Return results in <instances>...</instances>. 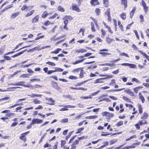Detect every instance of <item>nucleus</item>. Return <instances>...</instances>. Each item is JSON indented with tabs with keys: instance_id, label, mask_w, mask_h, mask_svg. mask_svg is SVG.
Segmentation results:
<instances>
[{
	"instance_id": "obj_4",
	"label": "nucleus",
	"mask_w": 149,
	"mask_h": 149,
	"mask_svg": "<svg viewBox=\"0 0 149 149\" xmlns=\"http://www.w3.org/2000/svg\"><path fill=\"white\" fill-rule=\"evenodd\" d=\"M124 92H126L130 95L132 96H134V93L130 89H127L124 91Z\"/></svg>"
},
{
	"instance_id": "obj_37",
	"label": "nucleus",
	"mask_w": 149,
	"mask_h": 149,
	"mask_svg": "<svg viewBox=\"0 0 149 149\" xmlns=\"http://www.w3.org/2000/svg\"><path fill=\"white\" fill-rule=\"evenodd\" d=\"M15 114L14 113H8L6 114L7 116L10 117H13L14 115Z\"/></svg>"
},
{
	"instance_id": "obj_5",
	"label": "nucleus",
	"mask_w": 149,
	"mask_h": 149,
	"mask_svg": "<svg viewBox=\"0 0 149 149\" xmlns=\"http://www.w3.org/2000/svg\"><path fill=\"white\" fill-rule=\"evenodd\" d=\"M45 99L46 100H47L49 102H52V103H49L48 104L50 105H54V103H53L55 102V101L52 98H48V97H46L45 98Z\"/></svg>"
},
{
	"instance_id": "obj_3",
	"label": "nucleus",
	"mask_w": 149,
	"mask_h": 149,
	"mask_svg": "<svg viewBox=\"0 0 149 149\" xmlns=\"http://www.w3.org/2000/svg\"><path fill=\"white\" fill-rule=\"evenodd\" d=\"M32 123L38 124L42 123V120L38 118L34 119L32 120Z\"/></svg>"
},
{
	"instance_id": "obj_13",
	"label": "nucleus",
	"mask_w": 149,
	"mask_h": 149,
	"mask_svg": "<svg viewBox=\"0 0 149 149\" xmlns=\"http://www.w3.org/2000/svg\"><path fill=\"white\" fill-rule=\"evenodd\" d=\"M19 138L24 142L26 141V137L24 135V133H23L21 134V136L19 137Z\"/></svg>"
},
{
	"instance_id": "obj_55",
	"label": "nucleus",
	"mask_w": 149,
	"mask_h": 149,
	"mask_svg": "<svg viewBox=\"0 0 149 149\" xmlns=\"http://www.w3.org/2000/svg\"><path fill=\"white\" fill-rule=\"evenodd\" d=\"M95 12L97 15H99L100 12V9L98 8H96L95 10Z\"/></svg>"
},
{
	"instance_id": "obj_50",
	"label": "nucleus",
	"mask_w": 149,
	"mask_h": 149,
	"mask_svg": "<svg viewBox=\"0 0 149 149\" xmlns=\"http://www.w3.org/2000/svg\"><path fill=\"white\" fill-rule=\"evenodd\" d=\"M53 87L56 89L58 87V84L55 81H53Z\"/></svg>"
},
{
	"instance_id": "obj_33",
	"label": "nucleus",
	"mask_w": 149,
	"mask_h": 149,
	"mask_svg": "<svg viewBox=\"0 0 149 149\" xmlns=\"http://www.w3.org/2000/svg\"><path fill=\"white\" fill-rule=\"evenodd\" d=\"M84 60V59H82L81 60H78V61H75V62L73 63H72V64L73 65H76V64H78V63H81L83 62V61Z\"/></svg>"
},
{
	"instance_id": "obj_60",
	"label": "nucleus",
	"mask_w": 149,
	"mask_h": 149,
	"mask_svg": "<svg viewBox=\"0 0 149 149\" xmlns=\"http://www.w3.org/2000/svg\"><path fill=\"white\" fill-rule=\"evenodd\" d=\"M134 32L135 33V35L138 39H139V36L138 32L136 30H134Z\"/></svg>"
},
{
	"instance_id": "obj_27",
	"label": "nucleus",
	"mask_w": 149,
	"mask_h": 149,
	"mask_svg": "<svg viewBox=\"0 0 149 149\" xmlns=\"http://www.w3.org/2000/svg\"><path fill=\"white\" fill-rule=\"evenodd\" d=\"M58 10L61 12H64L65 11V10L64 8L61 6H59L57 7Z\"/></svg>"
},
{
	"instance_id": "obj_62",
	"label": "nucleus",
	"mask_w": 149,
	"mask_h": 149,
	"mask_svg": "<svg viewBox=\"0 0 149 149\" xmlns=\"http://www.w3.org/2000/svg\"><path fill=\"white\" fill-rule=\"evenodd\" d=\"M42 87V86L38 84H36L34 86L35 88H41Z\"/></svg>"
},
{
	"instance_id": "obj_14",
	"label": "nucleus",
	"mask_w": 149,
	"mask_h": 149,
	"mask_svg": "<svg viewBox=\"0 0 149 149\" xmlns=\"http://www.w3.org/2000/svg\"><path fill=\"white\" fill-rule=\"evenodd\" d=\"M73 17L70 16L65 15L64 16L63 19H66V20H71L73 19Z\"/></svg>"
},
{
	"instance_id": "obj_42",
	"label": "nucleus",
	"mask_w": 149,
	"mask_h": 149,
	"mask_svg": "<svg viewBox=\"0 0 149 149\" xmlns=\"http://www.w3.org/2000/svg\"><path fill=\"white\" fill-rule=\"evenodd\" d=\"M20 88V87H11V88H7L11 89L10 90H9V91H15V90H14L15 89H16V88Z\"/></svg>"
},
{
	"instance_id": "obj_20",
	"label": "nucleus",
	"mask_w": 149,
	"mask_h": 149,
	"mask_svg": "<svg viewBox=\"0 0 149 149\" xmlns=\"http://www.w3.org/2000/svg\"><path fill=\"white\" fill-rule=\"evenodd\" d=\"M84 70L82 68L80 71L79 78H81L84 77Z\"/></svg>"
},
{
	"instance_id": "obj_11",
	"label": "nucleus",
	"mask_w": 149,
	"mask_h": 149,
	"mask_svg": "<svg viewBox=\"0 0 149 149\" xmlns=\"http://www.w3.org/2000/svg\"><path fill=\"white\" fill-rule=\"evenodd\" d=\"M91 3L94 6L99 4L97 0H91Z\"/></svg>"
},
{
	"instance_id": "obj_32",
	"label": "nucleus",
	"mask_w": 149,
	"mask_h": 149,
	"mask_svg": "<svg viewBox=\"0 0 149 149\" xmlns=\"http://www.w3.org/2000/svg\"><path fill=\"white\" fill-rule=\"evenodd\" d=\"M88 80L86 81H85L81 83H78L76 84L75 85V86H81L82 84H83L84 83H86L87 82Z\"/></svg>"
},
{
	"instance_id": "obj_64",
	"label": "nucleus",
	"mask_w": 149,
	"mask_h": 149,
	"mask_svg": "<svg viewBox=\"0 0 149 149\" xmlns=\"http://www.w3.org/2000/svg\"><path fill=\"white\" fill-rule=\"evenodd\" d=\"M119 69H118L115 71H113L112 72V73L113 74H117L119 72Z\"/></svg>"
},
{
	"instance_id": "obj_10",
	"label": "nucleus",
	"mask_w": 149,
	"mask_h": 149,
	"mask_svg": "<svg viewBox=\"0 0 149 149\" xmlns=\"http://www.w3.org/2000/svg\"><path fill=\"white\" fill-rule=\"evenodd\" d=\"M28 95L30 96L31 97H41L42 96V95L38 94H32L31 95Z\"/></svg>"
},
{
	"instance_id": "obj_22",
	"label": "nucleus",
	"mask_w": 149,
	"mask_h": 149,
	"mask_svg": "<svg viewBox=\"0 0 149 149\" xmlns=\"http://www.w3.org/2000/svg\"><path fill=\"white\" fill-rule=\"evenodd\" d=\"M13 6V5L12 4L10 5L9 6H7L5 8L1 10L2 12H4L7 10V9L12 8Z\"/></svg>"
},
{
	"instance_id": "obj_19",
	"label": "nucleus",
	"mask_w": 149,
	"mask_h": 149,
	"mask_svg": "<svg viewBox=\"0 0 149 149\" xmlns=\"http://www.w3.org/2000/svg\"><path fill=\"white\" fill-rule=\"evenodd\" d=\"M106 78H101L98 79H97L95 80V81L94 82V83H100L103 82L101 80L102 79H105Z\"/></svg>"
},
{
	"instance_id": "obj_46",
	"label": "nucleus",
	"mask_w": 149,
	"mask_h": 149,
	"mask_svg": "<svg viewBox=\"0 0 149 149\" xmlns=\"http://www.w3.org/2000/svg\"><path fill=\"white\" fill-rule=\"evenodd\" d=\"M46 63L51 66H55L56 65V64L50 61H48Z\"/></svg>"
},
{
	"instance_id": "obj_26",
	"label": "nucleus",
	"mask_w": 149,
	"mask_h": 149,
	"mask_svg": "<svg viewBox=\"0 0 149 149\" xmlns=\"http://www.w3.org/2000/svg\"><path fill=\"white\" fill-rule=\"evenodd\" d=\"M33 102L35 104H40L41 102L40 100L37 99H34L33 101Z\"/></svg>"
},
{
	"instance_id": "obj_53",
	"label": "nucleus",
	"mask_w": 149,
	"mask_h": 149,
	"mask_svg": "<svg viewBox=\"0 0 149 149\" xmlns=\"http://www.w3.org/2000/svg\"><path fill=\"white\" fill-rule=\"evenodd\" d=\"M61 147H63L64 145L66 143V141L65 140H61Z\"/></svg>"
},
{
	"instance_id": "obj_49",
	"label": "nucleus",
	"mask_w": 149,
	"mask_h": 149,
	"mask_svg": "<svg viewBox=\"0 0 149 149\" xmlns=\"http://www.w3.org/2000/svg\"><path fill=\"white\" fill-rule=\"evenodd\" d=\"M30 81L31 82H34V81H40V79H33L30 80Z\"/></svg>"
},
{
	"instance_id": "obj_25",
	"label": "nucleus",
	"mask_w": 149,
	"mask_h": 149,
	"mask_svg": "<svg viewBox=\"0 0 149 149\" xmlns=\"http://www.w3.org/2000/svg\"><path fill=\"white\" fill-rule=\"evenodd\" d=\"M113 40V39L110 38H107L106 39V41L108 43H110L112 42Z\"/></svg>"
},
{
	"instance_id": "obj_41",
	"label": "nucleus",
	"mask_w": 149,
	"mask_h": 149,
	"mask_svg": "<svg viewBox=\"0 0 149 149\" xmlns=\"http://www.w3.org/2000/svg\"><path fill=\"white\" fill-rule=\"evenodd\" d=\"M101 32V37H103L105 36V35L106 34V32L105 30L103 29H102Z\"/></svg>"
},
{
	"instance_id": "obj_54",
	"label": "nucleus",
	"mask_w": 149,
	"mask_h": 149,
	"mask_svg": "<svg viewBox=\"0 0 149 149\" xmlns=\"http://www.w3.org/2000/svg\"><path fill=\"white\" fill-rule=\"evenodd\" d=\"M68 122V119L67 118H64L61 120V122L62 123H67Z\"/></svg>"
},
{
	"instance_id": "obj_7",
	"label": "nucleus",
	"mask_w": 149,
	"mask_h": 149,
	"mask_svg": "<svg viewBox=\"0 0 149 149\" xmlns=\"http://www.w3.org/2000/svg\"><path fill=\"white\" fill-rule=\"evenodd\" d=\"M33 6H26V5H24L21 8V10L22 11L25 10H28L29 9V7H30L31 8V9H32L33 8Z\"/></svg>"
},
{
	"instance_id": "obj_35",
	"label": "nucleus",
	"mask_w": 149,
	"mask_h": 149,
	"mask_svg": "<svg viewBox=\"0 0 149 149\" xmlns=\"http://www.w3.org/2000/svg\"><path fill=\"white\" fill-rule=\"evenodd\" d=\"M97 118V116H87L86 117L87 119H95Z\"/></svg>"
},
{
	"instance_id": "obj_16",
	"label": "nucleus",
	"mask_w": 149,
	"mask_h": 149,
	"mask_svg": "<svg viewBox=\"0 0 149 149\" xmlns=\"http://www.w3.org/2000/svg\"><path fill=\"white\" fill-rule=\"evenodd\" d=\"M138 108L139 109V113L140 114H141L143 112V108L140 104H139L138 105Z\"/></svg>"
},
{
	"instance_id": "obj_40",
	"label": "nucleus",
	"mask_w": 149,
	"mask_h": 149,
	"mask_svg": "<svg viewBox=\"0 0 149 149\" xmlns=\"http://www.w3.org/2000/svg\"><path fill=\"white\" fill-rule=\"evenodd\" d=\"M121 17L123 19H125L126 18V14L124 13H122L120 15Z\"/></svg>"
},
{
	"instance_id": "obj_43",
	"label": "nucleus",
	"mask_w": 149,
	"mask_h": 149,
	"mask_svg": "<svg viewBox=\"0 0 149 149\" xmlns=\"http://www.w3.org/2000/svg\"><path fill=\"white\" fill-rule=\"evenodd\" d=\"M123 99L124 100L126 101L127 102H130V99L126 97L123 96Z\"/></svg>"
},
{
	"instance_id": "obj_12",
	"label": "nucleus",
	"mask_w": 149,
	"mask_h": 149,
	"mask_svg": "<svg viewBox=\"0 0 149 149\" xmlns=\"http://www.w3.org/2000/svg\"><path fill=\"white\" fill-rule=\"evenodd\" d=\"M143 88V87L141 86H139L136 88H133V91L135 93H138V91L140 89Z\"/></svg>"
},
{
	"instance_id": "obj_6",
	"label": "nucleus",
	"mask_w": 149,
	"mask_h": 149,
	"mask_svg": "<svg viewBox=\"0 0 149 149\" xmlns=\"http://www.w3.org/2000/svg\"><path fill=\"white\" fill-rule=\"evenodd\" d=\"M148 117V114L146 112H144L142 115L141 118L143 119H147Z\"/></svg>"
},
{
	"instance_id": "obj_56",
	"label": "nucleus",
	"mask_w": 149,
	"mask_h": 149,
	"mask_svg": "<svg viewBox=\"0 0 149 149\" xmlns=\"http://www.w3.org/2000/svg\"><path fill=\"white\" fill-rule=\"evenodd\" d=\"M123 124V122L122 121H120V122H119L118 123L116 124V125L118 126L119 127V126H121Z\"/></svg>"
},
{
	"instance_id": "obj_23",
	"label": "nucleus",
	"mask_w": 149,
	"mask_h": 149,
	"mask_svg": "<svg viewBox=\"0 0 149 149\" xmlns=\"http://www.w3.org/2000/svg\"><path fill=\"white\" fill-rule=\"evenodd\" d=\"M121 3L124 4L125 8L127 6V0H121Z\"/></svg>"
},
{
	"instance_id": "obj_18",
	"label": "nucleus",
	"mask_w": 149,
	"mask_h": 149,
	"mask_svg": "<svg viewBox=\"0 0 149 149\" xmlns=\"http://www.w3.org/2000/svg\"><path fill=\"white\" fill-rule=\"evenodd\" d=\"M49 15V13L46 11L44 12L42 15V17L43 18H45Z\"/></svg>"
},
{
	"instance_id": "obj_29",
	"label": "nucleus",
	"mask_w": 149,
	"mask_h": 149,
	"mask_svg": "<svg viewBox=\"0 0 149 149\" xmlns=\"http://www.w3.org/2000/svg\"><path fill=\"white\" fill-rule=\"evenodd\" d=\"M26 50H27V49H25V50H24L23 51H21L20 52L18 53H17L15 54V57L18 56H19L20 55H21L22 54H23L24 53V52L25 51H26Z\"/></svg>"
},
{
	"instance_id": "obj_34",
	"label": "nucleus",
	"mask_w": 149,
	"mask_h": 149,
	"mask_svg": "<svg viewBox=\"0 0 149 149\" xmlns=\"http://www.w3.org/2000/svg\"><path fill=\"white\" fill-rule=\"evenodd\" d=\"M29 74H23L21 75L20 76V78H28L29 77Z\"/></svg>"
},
{
	"instance_id": "obj_36",
	"label": "nucleus",
	"mask_w": 149,
	"mask_h": 149,
	"mask_svg": "<svg viewBox=\"0 0 149 149\" xmlns=\"http://www.w3.org/2000/svg\"><path fill=\"white\" fill-rule=\"evenodd\" d=\"M110 9L109 8H108L106 10L105 13V15H106L107 16L110 15Z\"/></svg>"
},
{
	"instance_id": "obj_48",
	"label": "nucleus",
	"mask_w": 149,
	"mask_h": 149,
	"mask_svg": "<svg viewBox=\"0 0 149 149\" xmlns=\"http://www.w3.org/2000/svg\"><path fill=\"white\" fill-rule=\"evenodd\" d=\"M84 127H81L78 129L77 130V131L76 132V134H78L80 133L84 130Z\"/></svg>"
},
{
	"instance_id": "obj_45",
	"label": "nucleus",
	"mask_w": 149,
	"mask_h": 149,
	"mask_svg": "<svg viewBox=\"0 0 149 149\" xmlns=\"http://www.w3.org/2000/svg\"><path fill=\"white\" fill-rule=\"evenodd\" d=\"M103 3L105 6H107L108 5V0H103Z\"/></svg>"
},
{
	"instance_id": "obj_31",
	"label": "nucleus",
	"mask_w": 149,
	"mask_h": 149,
	"mask_svg": "<svg viewBox=\"0 0 149 149\" xmlns=\"http://www.w3.org/2000/svg\"><path fill=\"white\" fill-rule=\"evenodd\" d=\"M99 53L104 56L111 55L110 53L107 52H99Z\"/></svg>"
},
{
	"instance_id": "obj_24",
	"label": "nucleus",
	"mask_w": 149,
	"mask_h": 149,
	"mask_svg": "<svg viewBox=\"0 0 149 149\" xmlns=\"http://www.w3.org/2000/svg\"><path fill=\"white\" fill-rule=\"evenodd\" d=\"M61 50V49L60 48H57L54 51L52 52H51V53L52 54H57Z\"/></svg>"
},
{
	"instance_id": "obj_8",
	"label": "nucleus",
	"mask_w": 149,
	"mask_h": 149,
	"mask_svg": "<svg viewBox=\"0 0 149 149\" xmlns=\"http://www.w3.org/2000/svg\"><path fill=\"white\" fill-rule=\"evenodd\" d=\"M72 9L78 12L80 11V10L79 8L77 7V5L74 4H73L72 6Z\"/></svg>"
},
{
	"instance_id": "obj_38",
	"label": "nucleus",
	"mask_w": 149,
	"mask_h": 149,
	"mask_svg": "<svg viewBox=\"0 0 149 149\" xmlns=\"http://www.w3.org/2000/svg\"><path fill=\"white\" fill-rule=\"evenodd\" d=\"M130 68H136V65L133 64L129 63V66Z\"/></svg>"
},
{
	"instance_id": "obj_28",
	"label": "nucleus",
	"mask_w": 149,
	"mask_h": 149,
	"mask_svg": "<svg viewBox=\"0 0 149 149\" xmlns=\"http://www.w3.org/2000/svg\"><path fill=\"white\" fill-rule=\"evenodd\" d=\"M5 45L1 47L0 48V55H1L3 53L5 50Z\"/></svg>"
},
{
	"instance_id": "obj_21",
	"label": "nucleus",
	"mask_w": 149,
	"mask_h": 149,
	"mask_svg": "<svg viewBox=\"0 0 149 149\" xmlns=\"http://www.w3.org/2000/svg\"><path fill=\"white\" fill-rule=\"evenodd\" d=\"M82 68H79L77 69H75L72 71V72L74 73H78L80 72Z\"/></svg>"
},
{
	"instance_id": "obj_61",
	"label": "nucleus",
	"mask_w": 149,
	"mask_h": 149,
	"mask_svg": "<svg viewBox=\"0 0 149 149\" xmlns=\"http://www.w3.org/2000/svg\"><path fill=\"white\" fill-rule=\"evenodd\" d=\"M139 18H140V19H141L140 22H143V19H144V17H143V16L142 15H140Z\"/></svg>"
},
{
	"instance_id": "obj_30",
	"label": "nucleus",
	"mask_w": 149,
	"mask_h": 149,
	"mask_svg": "<svg viewBox=\"0 0 149 149\" xmlns=\"http://www.w3.org/2000/svg\"><path fill=\"white\" fill-rule=\"evenodd\" d=\"M24 82L21 81L19 82L16 83V86H22L24 87L25 84H23Z\"/></svg>"
},
{
	"instance_id": "obj_17",
	"label": "nucleus",
	"mask_w": 149,
	"mask_h": 149,
	"mask_svg": "<svg viewBox=\"0 0 149 149\" xmlns=\"http://www.w3.org/2000/svg\"><path fill=\"white\" fill-rule=\"evenodd\" d=\"M136 7H133L132 10L131 11L130 13V17L131 18H132V17L133 16L134 14V12L136 10Z\"/></svg>"
},
{
	"instance_id": "obj_58",
	"label": "nucleus",
	"mask_w": 149,
	"mask_h": 149,
	"mask_svg": "<svg viewBox=\"0 0 149 149\" xmlns=\"http://www.w3.org/2000/svg\"><path fill=\"white\" fill-rule=\"evenodd\" d=\"M136 137V136L135 135H133L131 136H130V138H127V139H126V141H129L133 138H135Z\"/></svg>"
},
{
	"instance_id": "obj_39",
	"label": "nucleus",
	"mask_w": 149,
	"mask_h": 149,
	"mask_svg": "<svg viewBox=\"0 0 149 149\" xmlns=\"http://www.w3.org/2000/svg\"><path fill=\"white\" fill-rule=\"evenodd\" d=\"M91 30L92 31L94 32L95 31V28L94 24L93 23L91 22Z\"/></svg>"
},
{
	"instance_id": "obj_2",
	"label": "nucleus",
	"mask_w": 149,
	"mask_h": 149,
	"mask_svg": "<svg viewBox=\"0 0 149 149\" xmlns=\"http://www.w3.org/2000/svg\"><path fill=\"white\" fill-rule=\"evenodd\" d=\"M141 5L143 7L145 13H146L148 10V7L146 6V3L143 0L141 1Z\"/></svg>"
},
{
	"instance_id": "obj_44",
	"label": "nucleus",
	"mask_w": 149,
	"mask_h": 149,
	"mask_svg": "<svg viewBox=\"0 0 149 149\" xmlns=\"http://www.w3.org/2000/svg\"><path fill=\"white\" fill-rule=\"evenodd\" d=\"M19 14V13L18 12L13 13L12 15V17L14 18L15 17Z\"/></svg>"
},
{
	"instance_id": "obj_52",
	"label": "nucleus",
	"mask_w": 149,
	"mask_h": 149,
	"mask_svg": "<svg viewBox=\"0 0 149 149\" xmlns=\"http://www.w3.org/2000/svg\"><path fill=\"white\" fill-rule=\"evenodd\" d=\"M69 78L72 79H77V78L76 76L70 75L69 76Z\"/></svg>"
},
{
	"instance_id": "obj_15",
	"label": "nucleus",
	"mask_w": 149,
	"mask_h": 149,
	"mask_svg": "<svg viewBox=\"0 0 149 149\" xmlns=\"http://www.w3.org/2000/svg\"><path fill=\"white\" fill-rule=\"evenodd\" d=\"M34 10H32L31 11L29 12V13H28L26 14L25 17H28L29 16H31L34 13Z\"/></svg>"
},
{
	"instance_id": "obj_51",
	"label": "nucleus",
	"mask_w": 149,
	"mask_h": 149,
	"mask_svg": "<svg viewBox=\"0 0 149 149\" xmlns=\"http://www.w3.org/2000/svg\"><path fill=\"white\" fill-rule=\"evenodd\" d=\"M50 47V45L45 46H43V47H42L41 48H38V50H41V49H45L47 48H49V47Z\"/></svg>"
},
{
	"instance_id": "obj_63",
	"label": "nucleus",
	"mask_w": 149,
	"mask_h": 149,
	"mask_svg": "<svg viewBox=\"0 0 149 149\" xmlns=\"http://www.w3.org/2000/svg\"><path fill=\"white\" fill-rule=\"evenodd\" d=\"M139 98L141 100L142 102L143 103L145 101V99L143 97L141 96L139 97Z\"/></svg>"
},
{
	"instance_id": "obj_57",
	"label": "nucleus",
	"mask_w": 149,
	"mask_h": 149,
	"mask_svg": "<svg viewBox=\"0 0 149 149\" xmlns=\"http://www.w3.org/2000/svg\"><path fill=\"white\" fill-rule=\"evenodd\" d=\"M119 55L121 56H125L127 57H129V56H128V55L127 54H125L124 52H123V53H120V54Z\"/></svg>"
},
{
	"instance_id": "obj_59",
	"label": "nucleus",
	"mask_w": 149,
	"mask_h": 149,
	"mask_svg": "<svg viewBox=\"0 0 149 149\" xmlns=\"http://www.w3.org/2000/svg\"><path fill=\"white\" fill-rule=\"evenodd\" d=\"M57 16L58 14L56 13H55V14H54L52 16L49 17V19H53L55 17H56V16Z\"/></svg>"
},
{
	"instance_id": "obj_1",
	"label": "nucleus",
	"mask_w": 149,
	"mask_h": 149,
	"mask_svg": "<svg viewBox=\"0 0 149 149\" xmlns=\"http://www.w3.org/2000/svg\"><path fill=\"white\" fill-rule=\"evenodd\" d=\"M101 114L102 116L107 117L109 118H111L113 116V113H111L106 111L102 112Z\"/></svg>"
},
{
	"instance_id": "obj_9",
	"label": "nucleus",
	"mask_w": 149,
	"mask_h": 149,
	"mask_svg": "<svg viewBox=\"0 0 149 149\" xmlns=\"http://www.w3.org/2000/svg\"><path fill=\"white\" fill-rule=\"evenodd\" d=\"M39 19L38 15H37L35 17L32 18V23H35L37 22Z\"/></svg>"
},
{
	"instance_id": "obj_47",
	"label": "nucleus",
	"mask_w": 149,
	"mask_h": 149,
	"mask_svg": "<svg viewBox=\"0 0 149 149\" xmlns=\"http://www.w3.org/2000/svg\"><path fill=\"white\" fill-rule=\"evenodd\" d=\"M132 82L135 81L137 83H139V81L137 79L135 78H133L132 79Z\"/></svg>"
}]
</instances>
